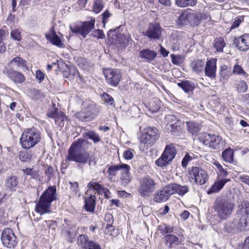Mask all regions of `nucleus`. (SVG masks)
Masks as SVG:
<instances>
[{"mask_svg":"<svg viewBox=\"0 0 249 249\" xmlns=\"http://www.w3.org/2000/svg\"><path fill=\"white\" fill-rule=\"evenodd\" d=\"M178 187V184L173 183L168 184L166 186L164 187L166 190V193H167L169 197L175 193H177V188Z\"/></svg>","mask_w":249,"mask_h":249,"instance_id":"8fccbe9b","label":"nucleus"},{"mask_svg":"<svg viewBox=\"0 0 249 249\" xmlns=\"http://www.w3.org/2000/svg\"><path fill=\"white\" fill-rule=\"evenodd\" d=\"M226 43L222 37L216 38L214 40L213 46L214 48L218 52H222L223 48L225 47Z\"/></svg>","mask_w":249,"mask_h":249,"instance_id":"37998d69","label":"nucleus"},{"mask_svg":"<svg viewBox=\"0 0 249 249\" xmlns=\"http://www.w3.org/2000/svg\"><path fill=\"white\" fill-rule=\"evenodd\" d=\"M204 65V61L199 59L193 61L191 64L193 71L197 73L203 71Z\"/></svg>","mask_w":249,"mask_h":249,"instance_id":"72a5a7b5","label":"nucleus"},{"mask_svg":"<svg viewBox=\"0 0 249 249\" xmlns=\"http://www.w3.org/2000/svg\"><path fill=\"white\" fill-rule=\"evenodd\" d=\"M232 72L234 74L237 75H243L244 77H246L248 76V73L245 72L243 69L242 67L239 65H235L233 68Z\"/></svg>","mask_w":249,"mask_h":249,"instance_id":"603ef678","label":"nucleus"},{"mask_svg":"<svg viewBox=\"0 0 249 249\" xmlns=\"http://www.w3.org/2000/svg\"><path fill=\"white\" fill-rule=\"evenodd\" d=\"M233 151L232 149L229 148L222 152V157L223 160L229 162H231L233 161Z\"/></svg>","mask_w":249,"mask_h":249,"instance_id":"a19ab883","label":"nucleus"},{"mask_svg":"<svg viewBox=\"0 0 249 249\" xmlns=\"http://www.w3.org/2000/svg\"><path fill=\"white\" fill-rule=\"evenodd\" d=\"M166 192L164 187L161 190H157L154 194V201L158 203L166 201L169 197Z\"/></svg>","mask_w":249,"mask_h":249,"instance_id":"cd10ccee","label":"nucleus"},{"mask_svg":"<svg viewBox=\"0 0 249 249\" xmlns=\"http://www.w3.org/2000/svg\"><path fill=\"white\" fill-rule=\"evenodd\" d=\"M84 108L94 119L98 115L100 110V107L93 103L89 104Z\"/></svg>","mask_w":249,"mask_h":249,"instance_id":"7c9ffc66","label":"nucleus"},{"mask_svg":"<svg viewBox=\"0 0 249 249\" xmlns=\"http://www.w3.org/2000/svg\"><path fill=\"white\" fill-rule=\"evenodd\" d=\"M12 66H16L17 68L20 67H26V62L21 57H16L12 59L8 64L9 68H11L10 67Z\"/></svg>","mask_w":249,"mask_h":249,"instance_id":"f704fd0d","label":"nucleus"},{"mask_svg":"<svg viewBox=\"0 0 249 249\" xmlns=\"http://www.w3.org/2000/svg\"><path fill=\"white\" fill-rule=\"evenodd\" d=\"M156 183L154 180L149 176L142 178L138 191L143 197H149L156 189Z\"/></svg>","mask_w":249,"mask_h":249,"instance_id":"423d86ee","label":"nucleus"},{"mask_svg":"<svg viewBox=\"0 0 249 249\" xmlns=\"http://www.w3.org/2000/svg\"><path fill=\"white\" fill-rule=\"evenodd\" d=\"M158 230L161 234L164 235L165 234L173 232V228L166 224H162L158 226Z\"/></svg>","mask_w":249,"mask_h":249,"instance_id":"49530a36","label":"nucleus"},{"mask_svg":"<svg viewBox=\"0 0 249 249\" xmlns=\"http://www.w3.org/2000/svg\"><path fill=\"white\" fill-rule=\"evenodd\" d=\"M88 188L89 190H93L96 191L98 194H102V191H107V188H104L101 184L97 182L90 181L88 184Z\"/></svg>","mask_w":249,"mask_h":249,"instance_id":"4c0bfd02","label":"nucleus"},{"mask_svg":"<svg viewBox=\"0 0 249 249\" xmlns=\"http://www.w3.org/2000/svg\"><path fill=\"white\" fill-rule=\"evenodd\" d=\"M242 209H245V212L246 215L248 216L249 215V202L245 201L243 202L241 205Z\"/></svg>","mask_w":249,"mask_h":249,"instance_id":"338daca9","label":"nucleus"},{"mask_svg":"<svg viewBox=\"0 0 249 249\" xmlns=\"http://www.w3.org/2000/svg\"><path fill=\"white\" fill-rule=\"evenodd\" d=\"M96 196L90 195L89 197L85 198V209L88 212H93L95 207Z\"/></svg>","mask_w":249,"mask_h":249,"instance_id":"bb28decb","label":"nucleus"},{"mask_svg":"<svg viewBox=\"0 0 249 249\" xmlns=\"http://www.w3.org/2000/svg\"><path fill=\"white\" fill-rule=\"evenodd\" d=\"M47 116L49 118L55 120V122L60 127H63L67 125L69 122L67 117L64 113L58 108H55L53 110L49 112Z\"/></svg>","mask_w":249,"mask_h":249,"instance_id":"4468645a","label":"nucleus"},{"mask_svg":"<svg viewBox=\"0 0 249 249\" xmlns=\"http://www.w3.org/2000/svg\"><path fill=\"white\" fill-rule=\"evenodd\" d=\"M190 179L200 185L205 183L208 178L207 172L199 167L193 166L189 169Z\"/></svg>","mask_w":249,"mask_h":249,"instance_id":"6e6552de","label":"nucleus"},{"mask_svg":"<svg viewBox=\"0 0 249 249\" xmlns=\"http://www.w3.org/2000/svg\"><path fill=\"white\" fill-rule=\"evenodd\" d=\"M178 188H177V193L179 196H183L189 191L187 186H181L178 184Z\"/></svg>","mask_w":249,"mask_h":249,"instance_id":"6e6d98bb","label":"nucleus"},{"mask_svg":"<svg viewBox=\"0 0 249 249\" xmlns=\"http://www.w3.org/2000/svg\"><path fill=\"white\" fill-rule=\"evenodd\" d=\"M95 22V20L92 19L89 21L82 22L80 26L71 25L70 28L73 33L79 34L83 37H86L87 36L94 28Z\"/></svg>","mask_w":249,"mask_h":249,"instance_id":"9b49d317","label":"nucleus"},{"mask_svg":"<svg viewBox=\"0 0 249 249\" xmlns=\"http://www.w3.org/2000/svg\"><path fill=\"white\" fill-rule=\"evenodd\" d=\"M90 242L91 241L89 240L88 236L87 235L81 234L78 237L77 243L83 248H88Z\"/></svg>","mask_w":249,"mask_h":249,"instance_id":"ea45409f","label":"nucleus"},{"mask_svg":"<svg viewBox=\"0 0 249 249\" xmlns=\"http://www.w3.org/2000/svg\"><path fill=\"white\" fill-rule=\"evenodd\" d=\"M46 39L49 40L50 43L53 45H55L59 48H64L65 45L62 42L60 38L57 36L54 30L52 27L50 30V34H46L45 35Z\"/></svg>","mask_w":249,"mask_h":249,"instance_id":"6ab92c4d","label":"nucleus"},{"mask_svg":"<svg viewBox=\"0 0 249 249\" xmlns=\"http://www.w3.org/2000/svg\"><path fill=\"white\" fill-rule=\"evenodd\" d=\"M11 36L13 39L19 41L21 40L20 32L18 29H13L11 32Z\"/></svg>","mask_w":249,"mask_h":249,"instance_id":"13d9d810","label":"nucleus"},{"mask_svg":"<svg viewBox=\"0 0 249 249\" xmlns=\"http://www.w3.org/2000/svg\"><path fill=\"white\" fill-rule=\"evenodd\" d=\"M41 139V132L33 126L24 130L20 139V143L24 149H29L34 147Z\"/></svg>","mask_w":249,"mask_h":249,"instance_id":"7ed1b4c3","label":"nucleus"},{"mask_svg":"<svg viewBox=\"0 0 249 249\" xmlns=\"http://www.w3.org/2000/svg\"><path fill=\"white\" fill-rule=\"evenodd\" d=\"M18 180L15 176H11L8 177L5 181V189L10 191H15L16 187L18 184Z\"/></svg>","mask_w":249,"mask_h":249,"instance_id":"a878e982","label":"nucleus"},{"mask_svg":"<svg viewBox=\"0 0 249 249\" xmlns=\"http://www.w3.org/2000/svg\"><path fill=\"white\" fill-rule=\"evenodd\" d=\"M238 219H233L231 221H227L224 225V231L234 233L239 232V229L237 227Z\"/></svg>","mask_w":249,"mask_h":249,"instance_id":"393cba45","label":"nucleus"},{"mask_svg":"<svg viewBox=\"0 0 249 249\" xmlns=\"http://www.w3.org/2000/svg\"><path fill=\"white\" fill-rule=\"evenodd\" d=\"M177 85L186 93H189L193 89L190 82L188 81H184L180 83H178Z\"/></svg>","mask_w":249,"mask_h":249,"instance_id":"c03bdc74","label":"nucleus"},{"mask_svg":"<svg viewBox=\"0 0 249 249\" xmlns=\"http://www.w3.org/2000/svg\"><path fill=\"white\" fill-rule=\"evenodd\" d=\"M234 88L237 92L245 93L247 91L248 86L245 81L239 80L236 82Z\"/></svg>","mask_w":249,"mask_h":249,"instance_id":"e433bc0d","label":"nucleus"},{"mask_svg":"<svg viewBox=\"0 0 249 249\" xmlns=\"http://www.w3.org/2000/svg\"><path fill=\"white\" fill-rule=\"evenodd\" d=\"M149 107V109L152 112H157L160 107V102L159 100L155 99L150 102Z\"/></svg>","mask_w":249,"mask_h":249,"instance_id":"de8ad7c7","label":"nucleus"},{"mask_svg":"<svg viewBox=\"0 0 249 249\" xmlns=\"http://www.w3.org/2000/svg\"><path fill=\"white\" fill-rule=\"evenodd\" d=\"M4 35V31L0 30V53L4 52L6 49V47L2 41Z\"/></svg>","mask_w":249,"mask_h":249,"instance_id":"e2e57ef3","label":"nucleus"},{"mask_svg":"<svg viewBox=\"0 0 249 249\" xmlns=\"http://www.w3.org/2000/svg\"><path fill=\"white\" fill-rule=\"evenodd\" d=\"M91 35L93 36L97 37L98 38L103 39L105 37L103 31L99 29L94 30L91 34Z\"/></svg>","mask_w":249,"mask_h":249,"instance_id":"680f3d73","label":"nucleus"},{"mask_svg":"<svg viewBox=\"0 0 249 249\" xmlns=\"http://www.w3.org/2000/svg\"><path fill=\"white\" fill-rule=\"evenodd\" d=\"M230 180V179L222 178L215 181L210 189L208 191V194H210L213 193L218 192L223 188L225 184Z\"/></svg>","mask_w":249,"mask_h":249,"instance_id":"b1692460","label":"nucleus"},{"mask_svg":"<svg viewBox=\"0 0 249 249\" xmlns=\"http://www.w3.org/2000/svg\"><path fill=\"white\" fill-rule=\"evenodd\" d=\"M87 140L78 139L71 145L68 151L66 161H75L77 163L86 164L89 158V152L85 150L83 145L88 143Z\"/></svg>","mask_w":249,"mask_h":249,"instance_id":"f257e3e1","label":"nucleus"},{"mask_svg":"<svg viewBox=\"0 0 249 249\" xmlns=\"http://www.w3.org/2000/svg\"><path fill=\"white\" fill-rule=\"evenodd\" d=\"M247 225L248 223L246 219L241 218L240 220H238L237 227L239 230V232L244 230L245 228L247 227Z\"/></svg>","mask_w":249,"mask_h":249,"instance_id":"4d7b16f0","label":"nucleus"},{"mask_svg":"<svg viewBox=\"0 0 249 249\" xmlns=\"http://www.w3.org/2000/svg\"><path fill=\"white\" fill-rule=\"evenodd\" d=\"M88 249H102L101 246L97 243L91 241L88 247Z\"/></svg>","mask_w":249,"mask_h":249,"instance_id":"774afa93","label":"nucleus"},{"mask_svg":"<svg viewBox=\"0 0 249 249\" xmlns=\"http://www.w3.org/2000/svg\"><path fill=\"white\" fill-rule=\"evenodd\" d=\"M111 14L108 10H106L102 15V22L105 25L107 19L111 16Z\"/></svg>","mask_w":249,"mask_h":249,"instance_id":"69168bd1","label":"nucleus"},{"mask_svg":"<svg viewBox=\"0 0 249 249\" xmlns=\"http://www.w3.org/2000/svg\"><path fill=\"white\" fill-rule=\"evenodd\" d=\"M165 243L168 249H176L179 245L178 238L173 234H168L164 236Z\"/></svg>","mask_w":249,"mask_h":249,"instance_id":"5701e85b","label":"nucleus"},{"mask_svg":"<svg viewBox=\"0 0 249 249\" xmlns=\"http://www.w3.org/2000/svg\"><path fill=\"white\" fill-rule=\"evenodd\" d=\"M134 150L128 148L124 152V157L126 160H131L133 158Z\"/></svg>","mask_w":249,"mask_h":249,"instance_id":"052dcab7","label":"nucleus"},{"mask_svg":"<svg viewBox=\"0 0 249 249\" xmlns=\"http://www.w3.org/2000/svg\"><path fill=\"white\" fill-rule=\"evenodd\" d=\"M233 44L241 51L246 52L249 50V34H245L239 37L235 38Z\"/></svg>","mask_w":249,"mask_h":249,"instance_id":"dca6fc26","label":"nucleus"},{"mask_svg":"<svg viewBox=\"0 0 249 249\" xmlns=\"http://www.w3.org/2000/svg\"><path fill=\"white\" fill-rule=\"evenodd\" d=\"M234 204L227 198L216 199L214 202L213 209L221 220H224L229 218L232 213Z\"/></svg>","mask_w":249,"mask_h":249,"instance_id":"20e7f679","label":"nucleus"},{"mask_svg":"<svg viewBox=\"0 0 249 249\" xmlns=\"http://www.w3.org/2000/svg\"><path fill=\"white\" fill-rule=\"evenodd\" d=\"M190 16V11L185 10L181 11L176 20L177 24L183 26L191 23Z\"/></svg>","mask_w":249,"mask_h":249,"instance_id":"4be33fe9","label":"nucleus"},{"mask_svg":"<svg viewBox=\"0 0 249 249\" xmlns=\"http://www.w3.org/2000/svg\"><path fill=\"white\" fill-rule=\"evenodd\" d=\"M103 98L107 103L110 105H113L114 103V99L110 95L107 93H104L103 94Z\"/></svg>","mask_w":249,"mask_h":249,"instance_id":"0e129e2a","label":"nucleus"},{"mask_svg":"<svg viewBox=\"0 0 249 249\" xmlns=\"http://www.w3.org/2000/svg\"><path fill=\"white\" fill-rule=\"evenodd\" d=\"M185 124L187 130L193 136H196L202 128V125L199 122L189 121L186 122Z\"/></svg>","mask_w":249,"mask_h":249,"instance_id":"412c9836","label":"nucleus"},{"mask_svg":"<svg viewBox=\"0 0 249 249\" xmlns=\"http://www.w3.org/2000/svg\"><path fill=\"white\" fill-rule=\"evenodd\" d=\"M123 166L124 167L121 171L120 179L121 185L122 186L125 187L131 182L132 177L129 173L130 169V166L126 164L124 165Z\"/></svg>","mask_w":249,"mask_h":249,"instance_id":"a211bd4d","label":"nucleus"},{"mask_svg":"<svg viewBox=\"0 0 249 249\" xmlns=\"http://www.w3.org/2000/svg\"><path fill=\"white\" fill-rule=\"evenodd\" d=\"M190 15L191 23L196 25H198L202 18L205 19L208 18V16L203 13H194L190 12Z\"/></svg>","mask_w":249,"mask_h":249,"instance_id":"c756f323","label":"nucleus"},{"mask_svg":"<svg viewBox=\"0 0 249 249\" xmlns=\"http://www.w3.org/2000/svg\"><path fill=\"white\" fill-rule=\"evenodd\" d=\"M158 130L152 127H148L145 132L142 134L140 138L141 143L148 146L153 144L159 138Z\"/></svg>","mask_w":249,"mask_h":249,"instance_id":"1a4fd4ad","label":"nucleus"},{"mask_svg":"<svg viewBox=\"0 0 249 249\" xmlns=\"http://www.w3.org/2000/svg\"><path fill=\"white\" fill-rule=\"evenodd\" d=\"M199 140L205 145L214 150L219 149L223 145L222 137L214 134H210L206 132L201 133Z\"/></svg>","mask_w":249,"mask_h":249,"instance_id":"39448f33","label":"nucleus"},{"mask_svg":"<svg viewBox=\"0 0 249 249\" xmlns=\"http://www.w3.org/2000/svg\"><path fill=\"white\" fill-rule=\"evenodd\" d=\"M140 56L147 60L148 61L153 60L157 56V53L150 49H144L139 53Z\"/></svg>","mask_w":249,"mask_h":249,"instance_id":"c85d7f7f","label":"nucleus"},{"mask_svg":"<svg viewBox=\"0 0 249 249\" xmlns=\"http://www.w3.org/2000/svg\"><path fill=\"white\" fill-rule=\"evenodd\" d=\"M172 62L175 65L180 64L183 60V57L181 55L171 54Z\"/></svg>","mask_w":249,"mask_h":249,"instance_id":"5fc2aeb1","label":"nucleus"},{"mask_svg":"<svg viewBox=\"0 0 249 249\" xmlns=\"http://www.w3.org/2000/svg\"><path fill=\"white\" fill-rule=\"evenodd\" d=\"M197 3L196 0H175L176 4L180 7L193 6Z\"/></svg>","mask_w":249,"mask_h":249,"instance_id":"58836bf2","label":"nucleus"},{"mask_svg":"<svg viewBox=\"0 0 249 249\" xmlns=\"http://www.w3.org/2000/svg\"><path fill=\"white\" fill-rule=\"evenodd\" d=\"M130 41V38H127L125 36L122 35H120L118 38H117L116 43L121 45L124 48L128 44Z\"/></svg>","mask_w":249,"mask_h":249,"instance_id":"09e8293b","label":"nucleus"},{"mask_svg":"<svg viewBox=\"0 0 249 249\" xmlns=\"http://www.w3.org/2000/svg\"><path fill=\"white\" fill-rule=\"evenodd\" d=\"M75 116L78 119L83 122L90 121L94 119L85 108L76 113Z\"/></svg>","mask_w":249,"mask_h":249,"instance_id":"473e14b6","label":"nucleus"},{"mask_svg":"<svg viewBox=\"0 0 249 249\" xmlns=\"http://www.w3.org/2000/svg\"><path fill=\"white\" fill-rule=\"evenodd\" d=\"M56 187L50 186L40 196L35 207V211L41 215L51 212V203L56 199Z\"/></svg>","mask_w":249,"mask_h":249,"instance_id":"f03ea898","label":"nucleus"},{"mask_svg":"<svg viewBox=\"0 0 249 249\" xmlns=\"http://www.w3.org/2000/svg\"><path fill=\"white\" fill-rule=\"evenodd\" d=\"M104 7V4L101 0H95L93 6V11L98 14L101 12Z\"/></svg>","mask_w":249,"mask_h":249,"instance_id":"864d4df0","label":"nucleus"},{"mask_svg":"<svg viewBox=\"0 0 249 249\" xmlns=\"http://www.w3.org/2000/svg\"><path fill=\"white\" fill-rule=\"evenodd\" d=\"M1 240L3 245L9 249L14 248L18 243L17 237L10 228L3 230L1 233Z\"/></svg>","mask_w":249,"mask_h":249,"instance_id":"9d476101","label":"nucleus"},{"mask_svg":"<svg viewBox=\"0 0 249 249\" xmlns=\"http://www.w3.org/2000/svg\"><path fill=\"white\" fill-rule=\"evenodd\" d=\"M177 150L173 144L166 145L160 157L156 161L157 166L162 167L169 163L175 157Z\"/></svg>","mask_w":249,"mask_h":249,"instance_id":"0eeeda50","label":"nucleus"},{"mask_svg":"<svg viewBox=\"0 0 249 249\" xmlns=\"http://www.w3.org/2000/svg\"><path fill=\"white\" fill-rule=\"evenodd\" d=\"M169 120L170 123L166 125L167 131L171 134L178 136L181 133V122L174 115H169L166 117Z\"/></svg>","mask_w":249,"mask_h":249,"instance_id":"f8f14e48","label":"nucleus"},{"mask_svg":"<svg viewBox=\"0 0 249 249\" xmlns=\"http://www.w3.org/2000/svg\"><path fill=\"white\" fill-rule=\"evenodd\" d=\"M3 72L16 84H21L25 80L24 75L21 72L15 71L12 68H5Z\"/></svg>","mask_w":249,"mask_h":249,"instance_id":"2eb2a0df","label":"nucleus"},{"mask_svg":"<svg viewBox=\"0 0 249 249\" xmlns=\"http://www.w3.org/2000/svg\"><path fill=\"white\" fill-rule=\"evenodd\" d=\"M104 75L107 83L113 87H116L119 83L121 74L116 69H107L104 71Z\"/></svg>","mask_w":249,"mask_h":249,"instance_id":"ddd939ff","label":"nucleus"},{"mask_svg":"<svg viewBox=\"0 0 249 249\" xmlns=\"http://www.w3.org/2000/svg\"><path fill=\"white\" fill-rule=\"evenodd\" d=\"M161 28L158 24H150L144 35L149 38L159 39L161 36Z\"/></svg>","mask_w":249,"mask_h":249,"instance_id":"f3484780","label":"nucleus"},{"mask_svg":"<svg viewBox=\"0 0 249 249\" xmlns=\"http://www.w3.org/2000/svg\"><path fill=\"white\" fill-rule=\"evenodd\" d=\"M22 171L24 174L29 176L33 178L36 179L39 177L37 172L34 170L33 168H27L25 169H22Z\"/></svg>","mask_w":249,"mask_h":249,"instance_id":"3c124183","label":"nucleus"},{"mask_svg":"<svg viewBox=\"0 0 249 249\" xmlns=\"http://www.w3.org/2000/svg\"><path fill=\"white\" fill-rule=\"evenodd\" d=\"M216 60L214 59H211L208 60L204 68L205 74L208 77L214 79L216 76Z\"/></svg>","mask_w":249,"mask_h":249,"instance_id":"aec40b11","label":"nucleus"},{"mask_svg":"<svg viewBox=\"0 0 249 249\" xmlns=\"http://www.w3.org/2000/svg\"><path fill=\"white\" fill-rule=\"evenodd\" d=\"M193 158L191 157L189 154H186L183 158L181 162L182 166L186 168L188 163L193 160Z\"/></svg>","mask_w":249,"mask_h":249,"instance_id":"bf43d9fd","label":"nucleus"},{"mask_svg":"<svg viewBox=\"0 0 249 249\" xmlns=\"http://www.w3.org/2000/svg\"><path fill=\"white\" fill-rule=\"evenodd\" d=\"M83 137L91 140L94 143H97L100 142L101 140L99 135L96 133V132L92 130L88 131L84 133L83 134Z\"/></svg>","mask_w":249,"mask_h":249,"instance_id":"c9c22d12","label":"nucleus"},{"mask_svg":"<svg viewBox=\"0 0 249 249\" xmlns=\"http://www.w3.org/2000/svg\"><path fill=\"white\" fill-rule=\"evenodd\" d=\"M75 116L78 119L83 122L90 121L94 119L85 108L76 113Z\"/></svg>","mask_w":249,"mask_h":249,"instance_id":"2f4dec72","label":"nucleus"},{"mask_svg":"<svg viewBox=\"0 0 249 249\" xmlns=\"http://www.w3.org/2000/svg\"><path fill=\"white\" fill-rule=\"evenodd\" d=\"M124 164H121L110 166L107 170L109 176L111 177L116 176L117 175V172L119 170L121 171L123 167H124L123 165Z\"/></svg>","mask_w":249,"mask_h":249,"instance_id":"79ce46f5","label":"nucleus"},{"mask_svg":"<svg viewBox=\"0 0 249 249\" xmlns=\"http://www.w3.org/2000/svg\"><path fill=\"white\" fill-rule=\"evenodd\" d=\"M32 157V154L30 151H21L19 153V158L22 161H29Z\"/></svg>","mask_w":249,"mask_h":249,"instance_id":"a18cd8bd","label":"nucleus"}]
</instances>
